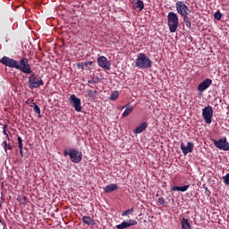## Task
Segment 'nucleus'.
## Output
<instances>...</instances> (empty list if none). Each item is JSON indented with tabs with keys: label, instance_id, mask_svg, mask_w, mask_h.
<instances>
[{
	"label": "nucleus",
	"instance_id": "20e7f679",
	"mask_svg": "<svg viewBox=\"0 0 229 229\" xmlns=\"http://www.w3.org/2000/svg\"><path fill=\"white\" fill-rule=\"evenodd\" d=\"M29 89H38L44 85V80L36 73H31L28 79Z\"/></svg>",
	"mask_w": 229,
	"mask_h": 229
},
{
	"label": "nucleus",
	"instance_id": "ddd939ff",
	"mask_svg": "<svg viewBox=\"0 0 229 229\" xmlns=\"http://www.w3.org/2000/svg\"><path fill=\"white\" fill-rule=\"evenodd\" d=\"M135 225H137V221L130 219L128 222L123 221L122 224L117 225L116 228L117 229H126V228H130V226H135Z\"/></svg>",
	"mask_w": 229,
	"mask_h": 229
},
{
	"label": "nucleus",
	"instance_id": "a211bd4d",
	"mask_svg": "<svg viewBox=\"0 0 229 229\" xmlns=\"http://www.w3.org/2000/svg\"><path fill=\"white\" fill-rule=\"evenodd\" d=\"M146 128H148V123L143 122L134 130V133H142Z\"/></svg>",
	"mask_w": 229,
	"mask_h": 229
},
{
	"label": "nucleus",
	"instance_id": "f3484780",
	"mask_svg": "<svg viewBox=\"0 0 229 229\" xmlns=\"http://www.w3.org/2000/svg\"><path fill=\"white\" fill-rule=\"evenodd\" d=\"M81 221L84 225H87L88 226H94L95 225L94 219H92L90 216H84L81 218Z\"/></svg>",
	"mask_w": 229,
	"mask_h": 229
},
{
	"label": "nucleus",
	"instance_id": "f8f14e48",
	"mask_svg": "<svg viewBox=\"0 0 229 229\" xmlns=\"http://www.w3.org/2000/svg\"><path fill=\"white\" fill-rule=\"evenodd\" d=\"M210 85H212V79L207 78L201 83L199 84L198 90L199 92H205V90H207V89H208Z\"/></svg>",
	"mask_w": 229,
	"mask_h": 229
},
{
	"label": "nucleus",
	"instance_id": "f03ea898",
	"mask_svg": "<svg viewBox=\"0 0 229 229\" xmlns=\"http://www.w3.org/2000/svg\"><path fill=\"white\" fill-rule=\"evenodd\" d=\"M153 61L146 56V54L140 53L136 58L135 67L138 69H151Z\"/></svg>",
	"mask_w": 229,
	"mask_h": 229
},
{
	"label": "nucleus",
	"instance_id": "2f4dec72",
	"mask_svg": "<svg viewBox=\"0 0 229 229\" xmlns=\"http://www.w3.org/2000/svg\"><path fill=\"white\" fill-rule=\"evenodd\" d=\"M34 112L36 114H38V115H40V107H38V106L36 104H34Z\"/></svg>",
	"mask_w": 229,
	"mask_h": 229
},
{
	"label": "nucleus",
	"instance_id": "9d476101",
	"mask_svg": "<svg viewBox=\"0 0 229 229\" xmlns=\"http://www.w3.org/2000/svg\"><path fill=\"white\" fill-rule=\"evenodd\" d=\"M98 64L101 69H106V71H110L112 68L110 61H108V59L103 55L98 58Z\"/></svg>",
	"mask_w": 229,
	"mask_h": 229
},
{
	"label": "nucleus",
	"instance_id": "423d86ee",
	"mask_svg": "<svg viewBox=\"0 0 229 229\" xmlns=\"http://www.w3.org/2000/svg\"><path fill=\"white\" fill-rule=\"evenodd\" d=\"M69 157L73 164H80L83 158V154L75 148L69 149Z\"/></svg>",
	"mask_w": 229,
	"mask_h": 229
},
{
	"label": "nucleus",
	"instance_id": "9b49d317",
	"mask_svg": "<svg viewBox=\"0 0 229 229\" xmlns=\"http://www.w3.org/2000/svg\"><path fill=\"white\" fill-rule=\"evenodd\" d=\"M181 150L184 156L189 155V153H192V151H194V143L188 141L187 145L185 146V143L182 142Z\"/></svg>",
	"mask_w": 229,
	"mask_h": 229
},
{
	"label": "nucleus",
	"instance_id": "cd10ccee",
	"mask_svg": "<svg viewBox=\"0 0 229 229\" xmlns=\"http://www.w3.org/2000/svg\"><path fill=\"white\" fill-rule=\"evenodd\" d=\"M190 13H186L184 14H181V16L182 17L184 22H189L190 21V20H189Z\"/></svg>",
	"mask_w": 229,
	"mask_h": 229
},
{
	"label": "nucleus",
	"instance_id": "473e14b6",
	"mask_svg": "<svg viewBox=\"0 0 229 229\" xmlns=\"http://www.w3.org/2000/svg\"><path fill=\"white\" fill-rule=\"evenodd\" d=\"M8 125L4 124V127H3V133L4 135H6V139H9L8 138V133L6 132V128H7Z\"/></svg>",
	"mask_w": 229,
	"mask_h": 229
},
{
	"label": "nucleus",
	"instance_id": "7ed1b4c3",
	"mask_svg": "<svg viewBox=\"0 0 229 229\" xmlns=\"http://www.w3.org/2000/svg\"><path fill=\"white\" fill-rule=\"evenodd\" d=\"M167 25L170 33H176L178 26L180 25V21L178 19V14L174 12L168 13L167 15Z\"/></svg>",
	"mask_w": 229,
	"mask_h": 229
},
{
	"label": "nucleus",
	"instance_id": "bb28decb",
	"mask_svg": "<svg viewBox=\"0 0 229 229\" xmlns=\"http://www.w3.org/2000/svg\"><path fill=\"white\" fill-rule=\"evenodd\" d=\"M214 17H215L216 21H219L220 19L223 18V13H221V12L217 11L216 13H215Z\"/></svg>",
	"mask_w": 229,
	"mask_h": 229
},
{
	"label": "nucleus",
	"instance_id": "1a4fd4ad",
	"mask_svg": "<svg viewBox=\"0 0 229 229\" xmlns=\"http://www.w3.org/2000/svg\"><path fill=\"white\" fill-rule=\"evenodd\" d=\"M175 8H176V12H177V13H179V15H183L185 13H191V9H189V6H187V4H185V2H183V1L176 2Z\"/></svg>",
	"mask_w": 229,
	"mask_h": 229
},
{
	"label": "nucleus",
	"instance_id": "72a5a7b5",
	"mask_svg": "<svg viewBox=\"0 0 229 229\" xmlns=\"http://www.w3.org/2000/svg\"><path fill=\"white\" fill-rule=\"evenodd\" d=\"M185 24H186V28H189V30H191V28L192 26V23L191 22V21H186Z\"/></svg>",
	"mask_w": 229,
	"mask_h": 229
},
{
	"label": "nucleus",
	"instance_id": "e433bc0d",
	"mask_svg": "<svg viewBox=\"0 0 229 229\" xmlns=\"http://www.w3.org/2000/svg\"><path fill=\"white\" fill-rule=\"evenodd\" d=\"M20 155H21V157H24V154L22 153V148H20Z\"/></svg>",
	"mask_w": 229,
	"mask_h": 229
},
{
	"label": "nucleus",
	"instance_id": "c85d7f7f",
	"mask_svg": "<svg viewBox=\"0 0 229 229\" xmlns=\"http://www.w3.org/2000/svg\"><path fill=\"white\" fill-rule=\"evenodd\" d=\"M225 185H229V173L223 177Z\"/></svg>",
	"mask_w": 229,
	"mask_h": 229
},
{
	"label": "nucleus",
	"instance_id": "0eeeda50",
	"mask_svg": "<svg viewBox=\"0 0 229 229\" xmlns=\"http://www.w3.org/2000/svg\"><path fill=\"white\" fill-rule=\"evenodd\" d=\"M69 103L76 112H81V109L83 108L81 106V99L77 98L76 95H71L69 98Z\"/></svg>",
	"mask_w": 229,
	"mask_h": 229
},
{
	"label": "nucleus",
	"instance_id": "f257e3e1",
	"mask_svg": "<svg viewBox=\"0 0 229 229\" xmlns=\"http://www.w3.org/2000/svg\"><path fill=\"white\" fill-rule=\"evenodd\" d=\"M0 64H3V65L6 67H11L12 69H17V71H21L24 74H31L33 72L30 62L26 57H21L20 61H16L8 56H4L0 60Z\"/></svg>",
	"mask_w": 229,
	"mask_h": 229
},
{
	"label": "nucleus",
	"instance_id": "4468645a",
	"mask_svg": "<svg viewBox=\"0 0 229 229\" xmlns=\"http://www.w3.org/2000/svg\"><path fill=\"white\" fill-rule=\"evenodd\" d=\"M93 64L94 63L92 61L81 62L77 64V67L78 69H81L82 71L83 70L90 71V67H92Z\"/></svg>",
	"mask_w": 229,
	"mask_h": 229
},
{
	"label": "nucleus",
	"instance_id": "7c9ffc66",
	"mask_svg": "<svg viewBox=\"0 0 229 229\" xmlns=\"http://www.w3.org/2000/svg\"><path fill=\"white\" fill-rule=\"evenodd\" d=\"M18 147H19V149H21L22 148V138H21V136H18Z\"/></svg>",
	"mask_w": 229,
	"mask_h": 229
},
{
	"label": "nucleus",
	"instance_id": "393cba45",
	"mask_svg": "<svg viewBox=\"0 0 229 229\" xmlns=\"http://www.w3.org/2000/svg\"><path fill=\"white\" fill-rule=\"evenodd\" d=\"M3 144H4L5 153L8 151V149L10 151H12V149H13V147H12V145L8 144L6 141H4Z\"/></svg>",
	"mask_w": 229,
	"mask_h": 229
},
{
	"label": "nucleus",
	"instance_id": "5701e85b",
	"mask_svg": "<svg viewBox=\"0 0 229 229\" xmlns=\"http://www.w3.org/2000/svg\"><path fill=\"white\" fill-rule=\"evenodd\" d=\"M131 112H133V107H126V109L123 113L122 116L128 117V115H130V114H131Z\"/></svg>",
	"mask_w": 229,
	"mask_h": 229
},
{
	"label": "nucleus",
	"instance_id": "f704fd0d",
	"mask_svg": "<svg viewBox=\"0 0 229 229\" xmlns=\"http://www.w3.org/2000/svg\"><path fill=\"white\" fill-rule=\"evenodd\" d=\"M64 157H67V155L69 156V150L67 151V150H64Z\"/></svg>",
	"mask_w": 229,
	"mask_h": 229
},
{
	"label": "nucleus",
	"instance_id": "2eb2a0df",
	"mask_svg": "<svg viewBox=\"0 0 229 229\" xmlns=\"http://www.w3.org/2000/svg\"><path fill=\"white\" fill-rule=\"evenodd\" d=\"M191 187L190 184L184 185V186H172L171 191L173 192H176V191H179L180 192H186V191Z\"/></svg>",
	"mask_w": 229,
	"mask_h": 229
},
{
	"label": "nucleus",
	"instance_id": "6ab92c4d",
	"mask_svg": "<svg viewBox=\"0 0 229 229\" xmlns=\"http://www.w3.org/2000/svg\"><path fill=\"white\" fill-rule=\"evenodd\" d=\"M182 229H191V223L189 222V219L182 217L181 221Z\"/></svg>",
	"mask_w": 229,
	"mask_h": 229
},
{
	"label": "nucleus",
	"instance_id": "b1692460",
	"mask_svg": "<svg viewBox=\"0 0 229 229\" xmlns=\"http://www.w3.org/2000/svg\"><path fill=\"white\" fill-rule=\"evenodd\" d=\"M88 96L89 98H96V96H98V90L89 89Z\"/></svg>",
	"mask_w": 229,
	"mask_h": 229
},
{
	"label": "nucleus",
	"instance_id": "4be33fe9",
	"mask_svg": "<svg viewBox=\"0 0 229 229\" xmlns=\"http://www.w3.org/2000/svg\"><path fill=\"white\" fill-rule=\"evenodd\" d=\"M133 212H135V209L133 208L126 209L122 213V216L125 217V216H131V214H133Z\"/></svg>",
	"mask_w": 229,
	"mask_h": 229
},
{
	"label": "nucleus",
	"instance_id": "dca6fc26",
	"mask_svg": "<svg viewBox=\"0 0 229 229\" xmlns=\"http://www.w3.org/2000/svg\"><path fill=\"white\" fill-rule=\"evenodd\" d=\"M117 189H118L117 184L112 183V184L106 185L104 188V192H106V194H108L109 192H114V191H117Z\"/></svg>",
	"mask_w": 229,
	"mask_h": 229
},
{
	"label": "nucleus",
	"instance_id": "a878e982",
	"mask_svg": "<svg viewBox=\"0 0 229 229\" xmlns=\"http://www.w3.org/2000/svg\"><path fill=\"white\" fill-rule=\"evenodd\" d=\"M88 83H89L91 85H96V83H99V78L96 77V78L89 79L88 81Z\"/></svg>",
	"mask_w": 229,
	"mask_h": 229
},
{
	"label": "nucleus",
	"instance_id": "c9c22d12",
	"mask_svg": "<svg viewBox=\"0 0 229 229\" xmlns=\"http://www.w3.org/2000/svg\"><path fill=\"white\" fill-rule=\"evenodd\" d=\"M22 199H23L24 203H28V198L22 197Z\"/></svg>",
	"mask_w": 229,
	"mask_h": 229
},
{
	"label": "nucleus",
	"instance_id": "39448f33",
	"mask_svg": "<svg viewBox=\"0 0 229 229\" xmlns=\"http://www.w3.org/2000/svg\"><path fill=\"white\" fill-rule=\"evenodd\" d=\"M202 117L206 123V124L212 123V117H214V109L211 106H205L202 109Z\"/></svg>",
	"mask_w": 229,
	"mask_h": 229
},
{
	"label": "nucleus",
	"instance_id": "412c9836",
	"mask_svg": "<svg viewBox=\"0 0 229 229\" xmlns=\"http://www.w3.org/2000/svg\"><path fill=\"white\" fill-rule=\"evenodd\" d=\"M119 98V91L114 90L111 93L109 99L110 101H116V99H118Z\"/></svg>",
	"mask_w": 229,
	"mask_h": 229
},
{
	"label": "nucleus",
	"instance_id": "6e6552de",
	"mask_svg": "<svg viewBox=\"0 0 229 229\" xmlns=\"http://www.w3.org/2000/svg\"><path fill=\"white\" fill-rule=\"evenodd\" d=\"M214 145L218 149H222L223 151H229V142L226 138H222L220 140H213Z\"/></svg>",
	"mask_w": 229,
	"mask_h": 229
},
{
	"label": "nucleus",
	"instance_id": "c756f323",
	"mask_svg": "<svg viewBox=\"0 0 229 229\" xmlns=\"http://www.w3.org/2000/svg\"><path fill=\"white\" fill-rule=\"evenodd\" d=\"M157 203H159V205H163V207H165V199L164 198H159L157 200Z\"/></svg>",
	"mask_w": 229,
	"mask_h": 229
},
{
	"label": "nucleus",
	"instance_id": "aec40b11",
	"mask_svg": "<svg viewBox=\"0 0 229 229\" xmlns=\"http://www.w3.org/2000/svg\"><path fill=\"white\" fill-rule=\"evenodd\" d=\"M134 6L135 8H138L140 12H142L144 10V2H142V0H137Z\"/></svg>",
	"mask_w": 229,
	"mask_h": 229
}]
</instances>
